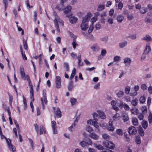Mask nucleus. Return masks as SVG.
Segmentation results:
<instances>
[{
    "label": "nucleus",
    "mask_w": 152,
    "mask_h": 152,
    "mask_svg": "<svg viewBox=\"0 0 152 152\" xmlns=\"http://www.w3.org/2000/svg\"><path fill=\"white\" fill-rule=\"evenodd\" d=\"M141 39L142 40H144L147 42H151L152 40L151 37L149 34L146 35L144 37L142 38Z\"/></svg>",
    "instance_id": "obj_12"
},
{
    "label": "nucleus",
    "mask_w": 152,
    "mask_h": 152,
    "mask_svg": "<svg viewBox=\"0 0 152 152\" xmlns=\"http://www.w3.org/2000/svg\"><path fill=\"white\" fill-rule=\"evenodd\" d=\"M107 21L109 24H112L113 23V19L112 18L108 17L107 20Z\"/></svg>",
    "instance_id": "obj_53"
},
{
    "label": "nucleus",
    "mask_w": 152,
    "mask_h": 152,
    "mask_svg": "<svg viewBox=\"0 0 152 152\" xmlns=\"http://www.w3.org/2000/svg\"><path fill=\"white\" fill-rule=\"evenodd\" d=\"M72 7L70 5H68L64 9V12L65 14H68L71 11Z\"/></svg>",
    "instance_id": "obj_17"
},
{
    "label": "nucleus",
    "mask_w": 152,
    "mask_h": 152,
    "mask_svg": "<svg viewBox=\"0 0 152 152\" xmlns=\"http://www.w3.org/2000/svg\"><path fill=\"white\" fill-rule=\"evenodd\" d=\"M102 136L103 138L104 139L106 140H107V141H108L109 140H110V136L107 134L105 133L104 134H103Z\"/></svg>",
    "instance_id": "obj_28"
},
{
    "label": "nucleus",
    "mask_w": 152,
    "mask_h": 152,
    "mask_svg": "<svg viewBox=\"0 0 152 152\" xmlns=\"http://www.w3.org/2000/svg\"><path fill=\"white\" fill-rule=\"evenodd\" d=\"M53 15L55 17L54 22L55 23V27L56 28L57 31L58 32H60V30L59 28L58 23L60 24V25L63 26H64V22L57 15L56 12L54 13Z\"/></svg>",
    "instance_id": "obj_2"
},
{
    "label": "nucleus",
    "mask_w": 152,
    "mask_h": 152,
    "mask_svg": "<svg viewBox=\"0 0 152 152\" xmlns=\"http://www.w3.org/2000/svg\"><path fill=\"white\" fill-rule=\"evenodd\" d=\"M40 130V134H43V133H45V128L43 126H40L39 127Z\"/></svg>",
    "instance_id": "obj_47"
},
{
    "label": "nucleus",
    "mask_w": 152,
    "mask_h": 152,
    "mask_svg": "<svg viewBox=\"0 0 152 152\" xmlns=\"http://www.w3.org/2000/svg\"><path fill=\"white\" fill-rule=\"evenodd\" d=\"M70 101L71 105H73L76 104L77 102V100L75 98H71L70 99Z\"/></svg>",
    "instance_id": "obj_37"
},
{
    "label": "nucleus",
    "mask_w": 152,
    "mask_h": 152,
    "mask_svg": "<svg viewBox=\"0 0 152 152\" xmlns=\"http://www.w3.org/2000/svg\"><path fill=\"white\" fill-rule=\"evenodd\" d=\"M129 37L132 39L135 40L137 38L136 35L135 34H132L129 36Z\"/></svg>",
    "instance_id": "obj_55"
},
{
    "label": "nucleus",
    "mask_w": 152,
    "mask_h": 152,
    "mask_svg": "<svg viewBox=\"0 0 152 152\" xmlns=\"http://www.w3.org/2000/svg\"><path fill=\"white\" fill-rule=\"evenodd\" d=\"M3 3L4 4L5 6V10L6 11L7 7L8 5L7 1V0H3Z\"/></svg>",
    "instance_id": "obj_61"
},
{
    "label": "nucleus",
    "mask_w": 152,
    "mask_h": 152,
    "mask_svg": "<svg viewBox=\"0 0 152 152\" xmlns=\"http://www.w3.org/2000/svg\"><path fill=\"white\" fill-rule=\"evenodd\" d=\"M120 115L118 113H116L113 116V120L114 121H116L119 120L120 118Z\"/></svg>",
    "instance_id": "obj_24"
},
{
    "label": "nucleus",
    "mask_w": 152,
    "mask_h": 152,
    "mask_svg": "<svg viewBox=\"0 0 152 152\" xmlns=\"http://www.w3.org/2000/svg\"><path fill=\"white\" fill-rule=\"evenodd\" d=\"M23 44L24 48L26 50H27L28 47L27 44V41L25 40L23 38Z\"/></svg>",
    "instance_id": "obj_31"
},
{
    "label": "nucleus",
    "mask_w": 152,
    "mask_h": 152,
    "mask_svg": "<svg viewBox=\"0 0 152 152\" xmlns=\"http://www.w3.org/2000/svg\"><path fill=\"white\" fill-rule=\"evenodd\" d=\"M130 111L132 114L134 115L137 114L138 112V110L136 109H131Z\"/></svg>",
    "instance_id": "obj_38"
},
{
    "label": "nucleus",
    "mask_w": 152,
    "mask_h": 152,
    "mask_svg": "<svg viewBox=\"0 0 152 152\" xmlns=\"http://www.w3.org/2000/svg\"><path fill=\"white\" fill-rule=\"evenodd\" d=\"M92 124L96 128H97L99 127L98 123L96 120L93 121Z\"/></svg>",
    "instance_id": "obj_45"
},
{
    "label": "nucleus",
    "mask_w": 152,
    "mask_h": 152,
    "mask_svg": "<svg viewBox=\"0 0 152 152\" xmlns=\"http://www.w3.org/2000/svg\"><path fill=\"white\" fill-rule=\"evenodd\" d=\"M43 97L41 98V102L43 109L45 108L44 104H46L48 102L46 96V91L45 90H43Z\"/></svg>",
    "instance_id": "obj_4"
},
{
    "label": "nucleus",
    "mask_w": 152,
    "mask_h": 152,
    "mask_svg": "<svg viewBox=\"0 0 152 152\" xmlns=\"http://www.w3.org/2000/svg\"><path fill=\"white\" fill-rule=\"evenodd\" d=\"M141 88L144 91L146 90L147 87L145 84H143L141 86Z\"/></svg>",
    "instance_id": "obj_56"
},
{
    "label": "nucleus",
    "mask_w": 152,
    "mask_h": 152,
    "mask_svg": "<svg viewBox=\"0 0 152 152\" xmlns=\"http://www.w3.org/2000/svg\"><path fill=\"white\" fill-rule=\"evenodd\" d=\"M138 130L139 132V134L141 136H144V132L143 131V130L140 126L138 128Z\"/></svg>",
    "instance_id": "obj_26"
},
{
    "label": "nucleus",
    "mask_w": 152,
    "mask_h": 152,
    "mask_svg": "<svg viewBox=\"0 0 152 152\" xmlns=\"http://www.w3.org/2000/svg\"><path fill=\"white\" fill-rule=\"evenodd\" d=\"M147 9L146 8L144 7H142L140 10V12L142 14H145L147 12Z\"/></svg>",
    "instance_id": "obj_32"
},
{
    "label": "nucleus",
    "mask_w": 152,
    "mask_h": 152,
    "mask_svg": "<svg viewBox=\"0 0 152 152\" xmlns=\"http://www.w3.org/2000/svg\"><path fill=\"white\" fill-rule=\"evenodd\" d=\"M92 16V14L90 13H88L85 16L83 17L82 18V23H87L90 20V18Z\"/></svg>",
    "instance_id": "obj_6"
},
{
    "label": "nucleus",
    "mask_w": 152,
    "mask_h": 152,
    "mask_svg": "<svg viewBox=\"0 0 152 152\" xmlns=\"http://www.w3.org/2000/svg\"><path fill=\"white\" fill-rule=\"evenodd\" d=\"M128 131L130 134L135 135L137 133L136 129L133 126H130L128 129Z\"/></svg>",
    "instance_id": "obj_8"
},
{
    "label": "nucleus",
    "mask_w": 152,
    "mask_h": 152,
    "mask_svg": "<svg viewBox=\"0 0 152 152\" xmlns=\"http://www.w3.org/2000/svg\"><path fill=\"white\" fill-rule=\"evenodd\" d=\"M86 130L88 132L91 133H92L91 132L93 131V130L92 128L90 126H87L86 128Z\"/></svg>",
    "instance_id": "obj_44"
},
{
    "label": "nucleus",
    "mask_w": 152,
    "mask_h": 152,
    "mask_svg": "<svg viewBox=\"0 0 152 152\" xmlns=\"http://www.w3.org/2000/svg\"><path fill=\"white\" fill-rule=\"evenodd\" d=\"M142 127L144 129H146L147 128L148 126L147 121H143L142 122Z\"/></svg>",
    "instance_id": "obj_30"
},
{
    "label": "nucleus",
    "mask_w": 152,
    "mask_h": 152,
    "mask_svg": "<svg viewBox=\"0 0 152 152\" xmlns=\"http://www.w3.org/2000/svg\"><path fill=\"white\" fill-rule=\"evenodd\" d=\"M124 94V92L122 91H119L117 94V96L119 97H122Z\"/></svg>",
    "instance_id": "obj_51"
},
{
    "label": "nucleus",
    "mask_w": 152,
    "mask_h": 152,
    "mask_svg": "<svg viewBox=\"0 0 152 152\" xmlns=\"http://www.w3.org/2000/svg\"><path fill=\"white\" fill-rule=\"evenodd\" d=\"M97 17H94L92 18L91 20V21L92 23V25L93 24V23L95 22L97 20Z\"/></svg>",
    "instance_id": "obj_58"
},
{
    "label": "nucleus",
    "mask_w": 152,
    "mask_h": 152,
    "mask_svg": "<svg viewBox=\"0 0 152 152\" xmlns=\"http://www.w3.org/2000/svg\"><path fill=\"white\" fill-rule=\"evenodd\" d=\"M122 117L124 122L127 121L129 119L128 114L125 113H122Z\"/></svg>",
    "instance_id": "obj_18"
},
{
    "label": "nucleus",
    "mask_w": 152,
    "mask_h": 152,
    "mask_svg": "<svg viewBox=\"0 0 152 152\" xmlns=\"http://www.w3.org/2000/svg\"><path fill=\"white\" fill-rule=\"evenodd\" d=\"M56 115L58 118H61V111L60 108L58 107L57 108Z\"/></svg>",
    "instance_id": "obj_25"
},
{
    "label": "nucleus",
    "mask_w": 152,
    "mask_h": 152,
    "mask_svg": "<svg viewBox=\"0 0 152 152\" xmlns=\"http://www.w3.org/2000/svg\"><path fill=\"white\" fill-rule=\"evenodd\" d=\"M135 142L137 144H140L141 143L140 137L139 136H137L136 137Z\"/></svg>",
    "instance_id": "obj_43"
},
{
    "label": "nucleus",
    "mask_w": 152,
    "mask_h": 152,
    "mask_svg": "<svg viewBox=\"0 0 152 152\" xmlns=\"http://www.w3.org/2000/svg\"><path fill=\"white\" fill-rule=\"evenodd\" d=\"M97 112L98 113L99 116L101 119H104L106 118V115L103 112L100 110H98Z\"/></svg>",
    "instance_id": "obj_15"
},
{
    "label": "nucleus",
    "mask_w": 152,
    "mask_h": 152,
    "mask_svg": "<svg viewBox=\"0 0 152 152\" xmlns=\"http://www.w3.org/2000/svg\"><path fill=\"white\" fill-rule=\"evenodd\" d=\"M127 42L126 41H122L118 44V46L120 48H122L125 47L127 45Z\"/></svg>",
    "instance_id": "obj_20"
},
{
    "label": "nucleus",
    "mask_w": 152,
    "mask_h": 152,
    "mask_svg": "<svg viewBox=\"0 0 152 152\" xmlns=\"http://www.w3.org/2000/svg\"><path fill=\"white\" fill-rule=\"evenodd\" d=\"M20 71L22 78L24 80H27L28 81V85L30 88V93H31V95L32 96H31V98L32 99V101H33L34 100L32 97L33 94V86L31 83V81L30 80V78L28 75L25 74L24 69L23 67H20Z\"/></svg>",
    "instance_id": "obj_1"
},
{
    "label": "nucleus",
    "mask_w": 152,
    "mask_h": 152,
    "mask_svg": "<svg viewBox=\"0 0 152 152\" xmlns=\"http://www.w3.org/2000/svg\"><path fill=\"white\" fill-rule=\"evenodd\" d=\"M89 136L91 138L95 140H98L99 138L98 135L93 132L89 134Z\"/></svg>",
    "instance_id": "obj_16"
},
{
    "label": "nucleus",
    "mask_w": 152,
    "mask_h": 152,
    "mask_svg": "<svg viewBox=\"0 0 152 152\" xmlns=\"http://www.w3.org/2000/svg\"><path fill=\"white\" fill-rule=\"evenodd\" d=\"M148 91L150 94H152V86H150L148 87Z\"/></svg>",
    "instance_id": "obj_64"
},
{
    "label": "nucleus",
    "mask_w": 152,
    "mask_h": 152,
    "mask_svg": "<svg viewBox=\"0 0 152 152\" xmlns=\"http://www.w3.org/2000/svg\"><path fill=\"white\" fill-rule=\"evenodd\" d=\"M29 142L30 144L31 148L32 150H34V146L33 145V142L32 140L31 139H28Z\"/></svg>",
    "instance_id": "obj_50"
},
{
    "label": "nucleus",
    "mask_w": 152,
    "mask_h": 152,
    "mask_svg": "<svg viewBox=\"0 0 152 152\" xmlns=\"http://www.w3.org/2000/svg\"><path fill=\"white\" fill-rule=\"evenodd\" d=\"M92 143V141L90 139H89L88 142H87L84 141H82L80 142V145L83 148H87L89 145H91Z\"/></svg>",
    "instance_id": "obj_5"
},
{
    "label": "nucleus",
    "mask_w": 152,
    "mask_h": 152,
    "mask_svg": "<svg viewBox=\"0 0 152 152\" xmlns=\"http://www.w3.org/2000/svg\"><path fill=\"white\" fill-rule=\"evenodd\" d=\"M51 127L53 134H57V131L56 129L57 126L56 122L55 121H51Z\"/></svg>",
    "instance_id": "obj_10"
},
{
    "label": "nucleus",
    "mask_w": 152,
    "mask_h": 152,
    "mask_svg": "<svg viewBox=\"0 0 152 152\" xmlns=\"http://www.w3.org/2000/svg\"><path fill=\"white\" fill-rule=\"evenodd\" d=\"M127 18L129 20H131L133 18V16L132 14L128 15Z\"/></svg>",
    "instance_id": "obj_62"
},
{
    "label": "nucleus",
    "mask_w": 152,
    "mask_h": 152,
    "mask_svg": "<svg viewBox=\"0 0 152 152\" xmlns=\"http://www.w3.org/2000/svg\"><path fill=\"white\" fill-rule=\"evenodd\" d=\"M64 67L67 72H69V65L68 63L64 62Z\"/></svg>",
    "instance_id": "obj_27"
},
{
    "label": "nucleus",
    "mask_w": 152,
    "mask_h": 152,
    "mask_svg": "<svg viewBox=\"0 0 152 152\" xmlns=\"http://www.w3.org/2000/svg\"><path fill=\"white\" fill-rule=\"evenodd\" d=\"M73 81L72 80L70 81L68 85V90L69 91H72L73 88Z\"/></svg>",
    "instance_id": "obj_23"
},
{
    "label": "nucleus",
    "mask_w": 152,
    "mask_h": 152,
    "mask_svg": "<svg viewBox=\"0 0 152 152\" xmlns=\"http://www.w3.org/2000/svg\"><path fill=\"white\" fill-rule=\"evenodd\" d=\"M93 144L94 147L98 149L99 150H102L103 149V147L101 145H97L95 143H94Z\"/></svg>",
    "instance_id": "obj_33"
},
{
    "label": "nucleus",
    "mask_w": 152,
    "mask_h": 152,
    "mask_svg": "<svg viewBox=\"0 0 152 152\" xmlns=\"http://www.w3.org/2000/svg\"><path fill=\"white\" fill-rule=\"evenodd\" d=\"M132 122L133 125L136 126L138 125L139 122L137 118L133 117L132 119Z\"/></svg>",
    "instance_id": "obj_22"
},
{
    "label": "nucleus",
    "mask_w": 152,
    "mask_h": 152,
    "mask_svg": "<svg viewBox=\"0 0 152 152\" xmlns=\"http://www.w3.org/2000/svg\"><path fill=\"white\" fill-rule=\"evenodd\" d=\"M124 17L121 15H118L117 18V20L119 22L121 23L123 20Z\"/></svg>",
    "instance_id": "obj_29"
},
{
    "label": "nucleus",
    "mask_w": 152,
    "mask_h": 152,
    "mask_svg": "<svg viewBox=\"0 0 152 152\" xmlns=\"http://www.w3.org/2000/svg\"><path fill=\"white\" fill-rule=\"evenodd\" d=\"M8 95L9 97V104L10 106H12V100H13V97L10 94V93L8 94Z\"/></svg>",
    "instance_id": "obj_40"
},
{
    "label": "nucleus",
    "mask_w": 152,
    "mask_h": 152,
    "mask_svg": "<svg viewBox=\"0 0 152 152\" xmlns=\"http://www.w3.org/2000/svg\"><path fill=\"white\" fill-rule=\"evenodd\" d=\"M148 121L149 124H151L152 122V114L150 113L149 114L148 116Z\"/></svg>",
    "instance_id": "obj_46"
},
{
    "label": "nucleus",
    "mask_w": 152,
    "mask_h": 152,
    "mask_svg": "<svg viewBox=\"0 0 152 152\" xmlns=\"http://www.w3.org/2000/svg\"><path fill=\"white\" fill-rule=\"evenodd\" d=\"M117 105L119 107H122L124 105L123 102L121 100H119L117 103Z\"/></svg>",
    "instance_id": "obj_52"
},
{
    "label": "nucleus",
    "mask_w": 152,
    "mask_h": 152,
    "mask_svg": "<svg viewBox=\"0 0 152 152\" xmlns=\"http://www.w3.org/2000/svg\"><path fill=\"white\" fill-rule=\"evenodd\" d=\"M142 113H139L138 115V118L140 120H142L143 119L144 115Z\"/></svg>",
    "instance_id": "obj_54"
},
{
    "label": "nucleus",
    "mask_w": 152,
    "mask_h": 152,
    "mask_svg": "<svg viewBox=\"0 0 152 152\" xmlns=\"http://www.w3.org/2000/svg\"><path fill=\"white\" fill-rule=\"evenodd\" d=\"M131 59L130 58L126 57L124 59V63L126 66L129 65L131 63Z\"/></svg>",
    "instance_id": "obj_19"
},
{
    "label": "nucleus",
    "mask_w": 152,
    "mask_h": 152,
    "mask_svg": "<svg viewBox=\"0 0 152 152\" xmlns=\"http://www.w3.org/2000/svg\"><path fill=\"white\" fill-rule=\"evenodd\" d=\"M72 45L74 49L76 48V46L78 45L77 44L76 42V41L75 40H73V42L72 43Z\"/></svg>",
    "instance_id": "obj_59"
},
{
    "label": "nucleus",
    "mask_w": 152,
    "mask_h": 152,
    "mask_svg": "<svg viewBox=\"0 0 152 152\" xmlns=\"http://www.w3.org/2000/svg\"><path fill=\"white\" fill-rule=\"evenodd\" d=\"M138 100L135 99L132 100L131 103L132 104L133 106H136L137 104Z\"/></svg>",
    "instance_id": "obj_42"
},
{
    "label": "nucleus",
    "mask_w": 152,
    "mask_h": 152,
    "mask_svg": "<svg viewBox=\"0 0 152 152\" xmlns=\"http://www.w3.org/2000/svg\"><path fill=\"white\" fill-rule=\"evenodd\" d=\"M91 49L94 51H96L97 50L98 47L96 44L94 45L91 47Z\"/></svg>",
    "instance_id": "obj_34"
},
{
    "label": "nucleus",
    "mask_w": 152,
    "mask_h": 152,
    "mask_svg": "<svg viewBox=\"0 0 152 152\" xmlns=\"http://www.w3.org/2000/svg\"><path fill=\"white\" fill-rule=\"evenodd\" d=\"M118 9L120 10L122 9L123 7V3L121 2H120L118 4Z\"/></svg>",
    "instance_id": "obj_60"
},
{
    "label": "nucleus",
    "mask_w": 152,
    "mask_h": 152,
    "mask_svg": "<svg viewBox=\"0 0 152 152\" xmlns=\"http://www.w3.org/2000/svg\"><path fill=\"white\" fill-rule=\"evenodd\" d=\"M121 59V58L119 56H116L114 58L113 60L115 62L119 61Z\"/></svg>",
    "instance_id": "obj_49"
},
{
    "label": "nucleus",
    "mask_w": 152,
    "mask_h": 152,
    "mask_svg": "<svg viewBox=\"0 0 152 152\" xmlns=\"http://www.w3.org/2000/svg\"><path fill=\"white\" fill-rule=\"evenodd\" d=\"M151 50V49L150 46V44L147 43L145 45V48L144 50V53L145 54H148L149 53Z\"/></svg>",
    "instance_id": "obj_11"
},
{
    "label": "nucleus",
    "mask_w": 152,
    "mask_h": 152,
    "mask_svg": "<svg viewBox=\"0 0 152 152\" xmlns=\"http://www.w3.org/2000/svg\"><path fill=\"white\" fill-rule=\"evenodd\" d=\"M104 6L99 5L98 6L97 8V10L98 11H100L104 10Z\"/></svg>",
    "instance_id": "obj_39"
},
{
    "label": "nucleus",
    "mask_w": 152,
    "mask_h": 152,
    "mask_svg": "<svg viewBox=\"0 0 152 152\" xmlns=\"http://www.w3.org/2000/svg\"><path fill=\"white\" fill-rule=\"evenodd\" d=\"M80 27L82 30L84 31H86L88 28V23H82L80 25Z\"/></svg>",
    "instance_id": "obj_14"
},
{
    "label": "nucleus",
    "mask_w": 152,
    "mask_h": 152,
    "mask_svg": "<svg viewBox=\"0 0 152 152\" xmlns=\"http://www.w3.org/2000/svg\"><path fill=\"white\" fill-rule=\"evenodd\" d=\"M0 134L1 135V138H4L5 139L7 142V144L8 145L9 147V148L10 149V150H11L12 151V152H15L16 150L15 147V146L12 145L11 143L10 140V139H9L10 140V142H9L7 138L4 136V135L3 134V133H2L1 134Z\"/></svg>",
    "instance_id": "obj_3"
},
{
    "label": "nucleus",
    "mask_w": 152,
    "mask_h": 152,
    "mask_svg": "<svg viewBox=\"0 0 152 152\" xmlns=\"http://www.w3.org/2000/svg\"><path fill=\"white\" fill-rule=\"evenodd\" d=\"M30 99H31V102H30V105L31 106V107L32 109V111H33V108H34V106H33V103H32V102H33L34 101V94H33V96H32V97L33 98V99H34V101H32V99L31 98V96H32L31 95V93H30Z\"/></svg>",
    "instance_id": "obj_41"
},
{
    "label": "nucleus",
    "mask_w": 152,
    "mask_h": 152,
    "mask_svg": "<svg viewBox=\"0 0 152 152\" xmlns=\"http://www.w3.org/2000/svg\"><path fill=\"white\" fill-rule=\"evenodd\" d=\"M103 144L104 146L107 148L112 149L114 148V145L112 142L109 141L104 142Z\"/></svg>",
    "instance_id": "obj_7"
},
{
    "label": "nucleus",
    "mask_w": 152,
    "mask_h": 152,
    "mask_svg": "<svg viewBox=\"0 0 152 152\" xmlns=\"http://www.w3.org/2000/svg\"><path fill=\"white\" fill-rule=\"evenodd\" d=\"M124 109L127 110H128L129 109V106L126 104H124L123 106Z\"/></svg>",
    "instance_id": "obj_57"
},
{
    "label": "nucleus",
    "mask_w": 152,
    "mask_h": 152,
    "mask_svg": "<svg viewBox=\"0 0 152 152\" xmlns=\"http://www.w3.org/2000/svg\"><path fill=\"white\" fill-rule=\"evenodd\" d=\"M108 126L107 127V129L110 131L113 132L114 130V127L113 124V122L111 121L109 122Z\"/></svg>",
    "instance_id": "obj_13"
},
{
    "label": "nucleus",
    "mask_w": 152,
    "mask_h": 152,
    "mask_svg": "<svg viewBox=\"0 0 152 152\" xmlns=\"http://www.w3.org/2000/svg\"><path fill=\"white\" fill-rule=\"evenodd\" d=\"M77 18L74 16H72L69 18V21L71 23L73 24L76 23L77 21Z\"/></svg>",
    "instance_id": "obj_21"
},
{
    "label": "nucleus",
    "mask_w": 152,
    "mask_h": 152,
    "mask_svg": "<svg viewBox=\"0 0 152 152\" xmlns=\"http://www.w3.org/2000/svg\"><path fill=\"white\" fill-rule=\"evenodd\" d=\"M106 53V51L105 50H102L101 51V55L104 56H105Z\"/></svg>",
    "instance_id": "obj_63"
},
{
    "label": "nucleus",
    "mask_w": 152,
    "mask_h": 152,
    "mask_svg": "<svg viewBox=\"0 0 152 152\" xmlns=\"http://www.w3.org/2000/svg\"><path fill=\"white\" fill-rule=\"evenodd\" d=\"M141 110L143 114H145L147 113V109L146 107H142L141 108Z\"/></svg>",
    "instance_id": "obj_36"
},
{
    "label": "nucleus",
    "mask_w": 152,
    "mask_h": 152,
    "mask_svg": "<svg viewBox=\"0 0 152 152\" xmlns=\"http://www.w3.org/2000/svg\"><path fill=\"white\" fill-rule=\"evenodd\" d=\"M56 86L58 88H60L61 86V80L59 76H57L56 77Z\"/></svg>",
    "instance_id": "obj_9"
},
{
    "label": "nucleus",
    "mask_w": 152,
    "mask_h": 152,
    "mask_svg": "<svg viewBox=\"0 0 152 152\" xmlns=\"http://www.w3.org/2000/svg\"><path fill=\"white\" fill-rule=\"evenodd\" d=\"M139 101L142 104H143L145 101V99L144 96H141L140 98Z\"/></svg>",
    "instance_id": "obj_35"
},
{
    "label": "nucleus",
    "mask_w": 152,
    "mask_h": 152,
    "mask_svg": "<svg viewBox=\"0 0 152 152\" xmlns=\"http://www.w3.org/2000/svg\"><path fill=\"white\" fill-rule=\"evenodd\" d=\"M117 133L119 135H122L123 134V132L121 129H118L116 130Z\"/></svg>",
    "instance_id": "obj_48"
}]
</instances>
